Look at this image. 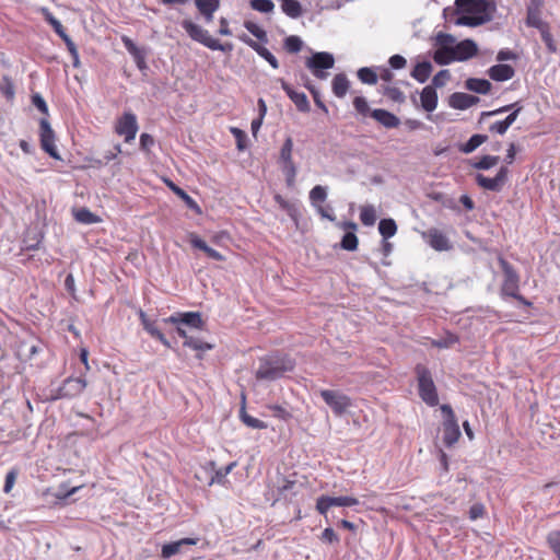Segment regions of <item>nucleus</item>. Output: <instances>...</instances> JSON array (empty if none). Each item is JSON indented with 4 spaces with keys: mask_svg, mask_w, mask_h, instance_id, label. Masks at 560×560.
<instances>
[{
    "mask_svg": "<svg viewBox=\"0 0 560 560\" xmlns=\"http://www.w3.org/2000/svg\"><path fill=\"white\" fill-rule=\"evenodd\" d=\"M303 46L302 39L296 35H290L284 38L283 47L289 54H298Z\"/></svg>",
    "mask_w": 560,
    "mask_h": 560,
    "instance_id": "44",
    "label": "nucleus"
},
{
    "mask_svg": "<svg viewBox=\"0 0 560 560\" xmlns=\"http://www.w3.org/2000/svg\"><path fill=\"white\" fill-rule=\"evenodd\" d=\"M220 0H195V5L198 12L202 15L206 22H211L215 11L220 8Z\"/></svg>",
    "mask_w": 560,
    "mask_h": 560,
    "instance_id": "28",
    "label": "nucleus"
},
{
    "mask_svg": "<svg viewBox=\"0 0 560 560\" xmlns=\"http://www.w3.org/2000/svg\"><path fill=\"white\" fill-rule=\"evenodd\" d=\"M536 28L539 31L541 39L545 43L548 51L551 52V54H555L557 51V44H556V42L553 39V36H552L551 32H550L549 24L546 22V23L539 25V27H536Z\"/></svg>",
    "mask_w": 560,
    "mask_h": 560,
    "instance_id": "36",
    "label": "nucleus"
},
{
    "mask_svg": "<svg viewBox=\"0 0 560 560\" xmlns=\"http://www.w3.org/2000/svg\"><path fill=\"white\" fill-rule=\"evenodd\" d=\"M32 104L44 115H48V106L45 100L38 94L32 95Z\"/></svg>",
    "mask_w": 560,
    "mask_h": 560,
    "instance_id": "63",
    "label": "nucleus"
},
{
    "mask_svg": "<svg viewBox=\"0 0 560 560\" xmlns=\"http://www.w3.org/2000/svg\"><path fill=\"white\" fill-rule=\"evenodd\" d=\"M40 148L52 159L60 160V154L55 144L56 136L49 121L46 118L39 120Z\"/></svg>",
    "mask_w": 560,
    "mask_h": 560,
    "instance_id": "13",
    "label": "nucleus"
},
{
    "mask_svg": "<svg viewBox=\"0 0 560 560\" xmlns=\"http://www.w3.org/2000/svg\"><path fill=\"white\" fill-rule=\"evenodd\" d=\"M164 323L184 324L196 329H202L205 325V322L198 312L176 313L167 318H164Z\"/></svg>",
    "mask_w": 560,
    "mask_h": 560,
    "instance_id": "17",
    "label": "nucleus"
},
{
    "mask_svg": "<svg viewBox=\"0 0 560 560\" xmlns=\"http://www.w3.org/2000/svg\"><path fill=\"white\" fill-rule=\"evenodd\" d=\"M74 218L78 222L84 223V224H92L100 222V218L92 213L86 208H81L74 213Z\"/></svg>",
    "mask_w": 560,
    "mask_h": 560,
    "instance_id": "45",
    "label": "nucleus"
},
{
    "mask_svg": "<svg viewBox=\"0 0 560 560\" xmlns=\"http://www.w3.org/2000/svg\"><path fill=\"white\" fill-rule=\"evenodd\" d=\"M238 39L255 50L261 58H264L273 69L279 68L277 58L261 44L252 39L248 35L242 34Z\"/></svg>",
    "mask_w": 560,
    "mask_h": 560,
    "instance_id": "20",
    "label": "nucleus"
},
{
    "mask_svg": "<svg viewBox=\"0 0 560 560\" xmlns=\"http://www.w3.org/2000/svg\"><path fill=\"white\" fill-rule=\"evenodd\" d=\"M244 27L252 35H254L258 40H260L262 43H267L268 42V37H267L266 31L262 30L260 26H258L255 22H253V21H245L244 22Z\"/></svg>",
    "mask_w": 560,
    "mask_h": 560,
    "instance_id": "46",
    "label": "nucleus"
},
{
    "mask_svg": "<svg viewBox=\"0 0 560 560\" xmlns=\"http://www.w3.org/2000/svg\"><path fill=\"white\" fill-rule=\"evenodd\" d=\"M440 47L433 54V60L441 66L450 65L456 61L454 46H448L454 43V37L448 34H440L438 36Z\"/></svg>",
    "mask_w": 560,
    "mask_h": 560,
    "instance_id": "15",
    "label": "nucleus"
},
{
    "mask_svg": "<svg viewBox=\"0 0 560 560\" xmlns=\"http://www.w3.org/2000/svg\"><path fill=\"white\" fill-rule=\"evenodd\" d=\"M215 483L225 488L231 487V481L228 479V475L221 468L217 469L213 476L210 478L209 486Z\"/></svg>",
    "mask_w": 560,
    "mask_h": 560,
    "instance_id": "52",
    "label": "nucleus"
},
{
    "mask_svg": "<svg viewBox=\"0 0 560 560\" xmlns=\"http://www.w3.org/2000/svg\"><path fill=\"white\" fill-rule=\"evenodd\" d=\"M421 106L425 112H433L438 106V93L431 85H427L420 93Z\"/></svg>",
    "mask_w": 560,
    "mask_h": 560,
    "instance_id": "30",
    "label": "nucleus"
},
{
    "mask_svg": "<svg viewBox=\"0 0 560 560\" xmlns=\"http://www.w3.org/2000/svg\"><path fill=\"white\" fill-rule=\"evenodd\" d=\"M466 88L479 94H488L491 91V83L486 79L470 78L466 81Z\"/></svg>",
    "mask_w": 560,
    "mask_h": 560,
    "instance_id": "35",
    "label": "nucleus"
},
{
    "mask_svg": "<svg viewBox=\"0 0 560 560\" xmlns=\"http://www.w3.org/2000/svg\"><path fill=\"white\" fill-rule=\"evenodd\" d=\"M331 88H332L334 94L337 97L342 98L347 94V92L349 91V88H350V82H349L347 75L345 73L336 74L332 79Z\"/></svg>",
    "mask_w": 560,
    "mask_h": 560,
    "instance_id": "31",
    "label": "nucleus"
},
{
    "mask_svg": "<svg viewBox=\"0 0 560 560\" xmlns=\"http://www.w3.org/2000/svg\"><path fill=\"white\" fill-rule=\"evenodd\" d=\"M0 93L8 100L12 101L15 95V88L9 75H3L0 83Z\"/></svg>",
    "mask_w": 560,
    "mask_h": 560,
    "instance_id": "43",
    "label": "nucleus"
},
{
    "mask_svg": "<svg viewBox=\"0 0 560 560\" xmlns=\"http://www.w3.org/2000/svg\"><path fill=\"white\" fill-rule=\"evenodd\" d=\"M292 153H293V140L291 137H288L284 140V142L280 149L278 163H279L281 171L284 175L285 184L289 188H293L295 186L296 174H298V168L293 161Z\"/></svg>",
    "mask_w": 560,
    "mask_h": 560,
    "instance_id": "4",
    "label": "nucleus"
},
{
    "mask_svg": "<svg viewBox=\"0 0 560 560\" xmlns=\"http://www.w3.org/2000/svg\"><path fill=\"white\" fill-rule=\"evenodd\" d=\"M509 170L505 166L500 167L497 175L492 178L487 177L482 174H477L476 182L478 186L486 190L499 192L508 182Z\"/></svg>",
    "mask_w": 560,
    "mask_h": 560,
    "instance_id": "16",
    "label": "nucleus"
},
{
    "mask_svg": "<svg viewBox=\"0 0 560 560\" xmlns=\"http://www.w3.org/2000/svg\"><path fill=\"white\" fill-rule=\"evenodd\" d=\"M40 13L43 14L45 21L54 28L58 36L63 40L69 54L73 59V66L78 67L80 63L78 48L75 44L72 42V39L66 33L65 27L62 26L60 21L54 16V14L49 11L48 8H42Z\"/></svg>",
    "mask_w": 560,
    "mask_h": 560,
    "instance_id": "8",
    "label": "nucleus"
},
{
    "mask_svg": "<svg viewBox=\"0 0 560 560\" xmlns=\"http://www.w3.org/2000/svg\"><path fill=\"white\" fill-rule=\"evenodd\" d=\"M40 13L43 14L45 21L54 28L58 36L63 40L69 54L73 59V66L78 67L80 63L78 48L75 44L72 42V39L66 33L65 27L62 26L60 21L54 16V14L49 11L48 8H42Z\"/></svg>",
    "mask_w": 560,
    "mask_h": 560,
    "instance_id": "9",
    "label": "nucleus"
},
{
    "mask_svg": "<svg viewBox=\"0 0 560 560\" xmlns=\"http://www.w3.org/2000/svg\"><path fill=\"white\" fill-rule=\"evenodd\" d=\"M542 0H529L526 8V25L530 27H539L545 22L541 20Z\"/></svg>",
    "mask_w": 560,
    "mask_h": 560,
    "instance_id": "21",
    "label": "nucleus"
},
{
    "mask_svg": "<svg viewBox=\"0 0 560 560\" xmlns=\"http://www.w3.org/2000/svg\"><path fill=\"white\" fill-rule=\"evenodd\" d=\"M139 126L136 114L132 112H124L114 125V131L117 136L122 137L126 143L135 140Z\"/></svg>",
    "mask_w": 560,
    "mask_h": 560,
    "instance_id": "11",
    "label": "nucleus"
},
{
    "mask_svg": "<svg viewBox=\"0 0 560 560\" xmlns=\"http://www.w3.org/2000/svg\"><path fill=\"white\" fill-rule=\"evenodd\" d=\"M488 74L493 81L503 82L512 79L515 74V70L510 65L499 63L490 67Z\"/></svg>",
    "mask_w": 560,
    "mask_h": 560,
    "instance_id": "27",
    "label": "nucleus"
},
{
    "mask_svg": "<svg viewBox=\"0 0 560 560\" xmlns=\"http://www.w3.org/2000/svg\"><path fill=\"white\" fill-rule=\"evenodd\" d=\"M327 199V189L324 186L316 185L310 191V201L315 208L318 205H323Z\"/></svg>",
    "mask_w": 560,
    "mask_h": 560,
    "instance_id": "40",
    "label": "nucleus"
},
{
    "mask_svg": "<svg viewBox=\"0 0 560 560\" xmlns=\"http://www.w3.org/2000/svg\"><path fill=\"white\" fill-rule=\"evenodd\" d=\"M86 387V380L84 377H68L56 390L52 396L54 399L74 398L83 393Z\"/></svg>",
    "mask_w": 560,
    "mask_h": 560,
    "instance_id": "14",
    "label": "nucleus"
},
{
    "mask_svg": "<svg viewBox=\"0 0 560 560\" xmlns=\"http://www.w3.org/2000/svg\"><path fill=\"white\" fill-rule=\"evenodd\" d=\"M513 109V112L503 120H498L489 125L488 131L497 135H504L511 125L516 120L518 114L523 109L518 102L502 106L494 110L482 112L479 118V124H483L488 117L499 115Z\"/></svg>",
    "mask_w": 560,
    "mask_h": 560,
    "instance_id": "3",
    "label": "nucleus"
},
{
    "mask_svg": "<svg viewBox=\"0 0 560 560\" xmlns=\"http://www.w3.org/2000/svg\"><path fill=\"white\" fill-rule=\"evenodd\" d=\"M281 9L292 19H296L302 15V5L298 0H284V2L281 3Z\"/></svg>",
    "mask_w": 560,
    "mask_h": 560,
    "instance_id": "39",
    "label": "nucleus"
},
{
    "mask_svg": "<svg viewBox=\"0 0 560 560\" xmlns=\"http://www.w3.org/2000/svg\"><path fill=\"white\" fill-rule=\"evenodd\" d=\"M500 161L499 156L483 155L477 162L474 163V167L477 170H489L495 166Z\"/></svg>",
    "mask_w": 560,
    "mask_h": 560,
    "instance_id": "49",
    "label": "nucleus"
},
{
    "mask_svg": "<svg viewBox=\"0 0 560 560\" xmlns=\"http://www.w3.org/2000/svg\"><path fill=\"white\" fill-rule=\"evenodd\" d=\"M380 234L385 238L393 237L397 232V224L393 219H382L378 224Z\"/></svg>",
    "mask_w": 560,
    "mask_h": 560,
    "instance_id": "41",
    "label": "nucleus"
},
{
    "mask_svg": "<svg viewBox=\"0 0 560 560\" xmlns=\"http://www.w3.org/2000/svg\"><path fill=\"white\" fill-rule=\"evenodd\" d=\"M456 61H464L472 58L478 52L476 43L471 39H464L454 46Z\"/></svg>",
    "mask_w": 560,
    "mask_h": 560,
    "instance_id": "24",
    "label": "nucleus"
},
{
    "mask_svg": "<svg viewBox=\"0 0 560 560\" xmlns=\"http://www.w3.org/2000/svg\"><path fill=\"white\" fill-rule=\"evenodd\" d=\"M316 209V212L324 219H327L329 221H334L336 218L334 215V210L330 206H324V205H318L317 207H315Z\"/></svg>",
    "mask_w": 560,
    "mask_h": 560,
    "instance_id": "64",
    "label": "nucleus"
},
{
    "mask_svg": "<svg viewBox=\"0 0 560 560\" xmlns=\"http://www.w3.org/2000/svg\"><path fill=\"white\" fill-rule=\"evenodd\" d=\"M281 86L300 112H310V103L306 95L303 92L295 91L290 84H288L284 81H282Z\"/></svg>",
    "mask_w": 560,
    "mask_h": 560,
    "instance_id": "23",
    "label": "nucleus"
},
{
    "mask_svg": "<svg viewBox=\"0 0 560 560\" xmlns=\"http://www.w3.org/2000/svg\"><path fill=\"white\" fill-rule=\"evenodd\" d=\"M498 262L503 272V282L501 285V295H515L520 291V276L515 268L502 256H499Z\"/></svg>",
    "mask_w": 560,
    "mask_h": 560,
    "instance_id": "10",
    "label": "nucleus"
},
{
    "mask_svg": "<svg viewBox=\"0 0 560 560\" xmlns=\"http://www.w3.org/2000/svg\"><path fill=\"white\" fill-rule=\"evenodd\" d=\"M331 506H334L332 497L322 495L316 501V510L319 514L325 515Z\"/></svg>",
    "mask_w": 560,
    "mask_h": 560,
    "instance_id": "57",
    "label": "nucleus"
},
{
    "mask_svg": "<svg viewBox=\"0 0 560 560\" xmlns=\"http://www.w3.org/2000/svg\"><path fill=\"white\" fill-rule=\"evenodd\" d=\"M479 102V97L463 93V92H455L450 96L448 104L454 109H467L475 104Z\"/></svg>",
    "mask_w": 560,
    "mask_h": 560,
    "instance_id": "22",
    "label": "nucleus"
},
{
    "mask_svg": "<svg viewBox=\"0 0 560 560\" xmlns=\"http://www.w3.org/2000/svg\"><path fill=\"white\" fill-rule=\"evenodd\" d=\"M334 506H353L359 504V500L354 497H332Z\"/></svg>",
    "mask_w": 560,
    "mask_h": 560,
    "instance_id": "59",
    "label": "nucleus"
},
{
    "mask_svg": "<svg viewBox=\"0 0 560 560\" xmlns=\"http://www.w3.org/2000/svg\"><path fill=\"white\" fill-rule=\"evenodd\" d=\"M241 419L249 428H253V429H266L267 428L266 422L247 415L245 411L241 412Z\"/></svg>",
    "mask_w": 560,
    "mask_h": 560,
    "instance_id": "54",
    "label": "nucleus"
},
{
    "mask_svg": "<svg viewBox=\"0 0 560 560\" xmlns=\"http://www.w3.org/2000/svg\"><path fill=\"white\" fill-rule=\"evenodd\" d=\"M358 78L364 84L373 85L377 83L376 72L368 67L358 70Z\"/></svg>",
    "mask_w": 560,
    "mask_h": 560,
    "instance_id": "47",
    "label": "nucleus"
},
{
    "mask_svg": "<svg viewBox=\"0 0 560 560\" xmlns=\"http://www.w3.org/2000/svg\"><path fill=\"white\" fill-rule=\"evenodd\" d=\"M189 243L194 248L202 250L211 259L217 261L225 260V257L221 253L208 246V244L196 233L189 234Z\"/></svg>",
    "mask_w": 560,
    "mask_h": 560,
    "instance_id": "25",
    "label": "nucleus"
},
{
    "mask_svg": "<svg viewBox=\"0 0 560 560\" xmlns=\"http://www.w3.org/2000/svg\"><path fill=\"white\" fill-rule=\"evenodd\" d=\"M371 117L386 128H397L400 125L399 118L386 109H373Z\"/></svg>",
    "mask_w": 560,
    "mask_h": 560,
    "instance_id": "26",
    "label": "nucleus"
},
{
    "mask_svg": "<svg viewBox=\"0 0 560 560\" xmlns=\"http://www.w3.org/2000/svg\"><path fill=\"white\" fill-rule=\"evenodd\" d=\"M298 482L289 480L284 476L279 475L277 481L268 485L267 500H272V504L280 500L292 501L298 494Z\"/></svg>",
    "mask_w": 560,
    "mask_h": 560,
    "instance_id": "5",
    "label": "nucleus"
},
{
    "mask_svg": "<svg viewBox=\"0 0 560 560\" xmlns=\"http://www.w3.org/2000/svg\"><path fill=\"white\" fill-rule=\"evenodd\" d=\"M423 238L435 250L443 252L452 248L447 236L438 229H429L423 233Z\"/></svg>",
    "mask_w": 560,
    "mask_h": 560,
    "instance_id": "19",
    "label": "nucleus"
},
{
    "mask_svg": "<svg viewBox=\"0 0 560 560\" xmlns=\"http://www.w3.org/2000/svg\"><path fill=\"white\" fill-rule=\"evenodd\" d=\"M121 42L124 44V46L126 47V49L135 57V58H138L140 59L138 61V67L141 68V63L143 62L142 58L140 57V51L138 49V47L136 46V44L132 42L131 38H129L128 36H122L121 37Z\"/></svg>",
    "mask_w": 560,
    "mask_h": 560,
    "instance_id": "56",
    "label": "nucleus"
},
{
    "mask_svg": "<svg viewBox=\"0 0 560 560\" xmlns=\"http://www.w3.org/2000/svg\"><path fill=\"white\" fill-rule=\"evenodd\" d=\"M168 187L173 190V192L176 196H178L185 202V205L189 209L195 211L197 214H201L202 211H201L200 206L184 189H182L180 187H178L177 185H175L172 182L168 183Z\"/></svg>",
    "mask_w": 560,
    "mask_h": 560,
    "instance_id": "32",
    "label": "nucleus"
},
{
    "mask_svg": "<svg viewBox=\"0 0 560 560\" xmlns=\"http://www.w3.org/2000/svg\"><path fill=\"white\" fill-rule=\"evenodd\" d=\"M444 420L442 423L443 427V442L447 447H452L456 444L462 435L459 425L456 419V416L452 409V407L447 404H444L440 407Z\"/></svg>",
    "mask_w": 560,
    "mask_h": 560,
    "instance_id": "6",
    "label": "nucleus"
},
{
    "mask_svg": "<svg viewBox=\"0 0 560 560\" xmlns=\"http://www.w3.org/2000/svg\"><path fill=\"white\" fill-rule=\"evenodd\" d=\"M459 342V338L457 335L447 331L443 337L440 339H432L431 345L439 349H446L451 348L454 345Z\"/></svg>",
    "mask_w": 560,
    "mask_h": 560,
    "instance_id": "38",
    "label": "nucleus"
},
{
    "mask_svg": "<svg viewBox=\"0 0 560 560\" xmlns=\"http://www.w3.org/2000/svg\"><path fill=\"white\" fill-rule=\"evenodd\" d=\"M547 542L550 549L557 555L558 560H560V532L553 530L548 534Z\"/></svg>",
    "mask_w": 560,
    "mask_h": 560,
    "instance_id": "53",
    "label": "nucleus"
},
{
    "mask_svg": "<svg viewBox=\"0 0 560 560\" xmlns=\"http://www.w3.org/2000/svg\"><path fill=\"white\" fill-rule=\"evenodd\" d=\"M415 374L418 383V394L430 407L439 405L438 388L432 377L431 371L424 364H417L415 366Z\"/></svg>",
    "mask_w": 560,
    "mask_h": 560,
    "instance_id": "2",
    "label": "nucleus"
},
{
    "mask_svg": "<svg viewBox=\"0 0 560 560\" xmlns=\"http://www.w3.org/2000/svg\"><path fill=\"white\" fill-rule=\"evenodd\" d=\"M305 88L311 92L316 106L320 108L325 114H328V108L322 101L318 90L311 83H305Z\"/></svg>",
    "mask_w": 560,
    "mask_h": 560,
    "instance_id": "58",
    "label": "nucleus"
},
{
    "mask_svg": "<svg viewBox=\"0 0 560 560\" xmlns=\"http://www.w3.org/2000/svg\"><path fill=\"white\" fill-rule=\"evenodd\" d=\"M184 346L191 348L192 350H196V351H207V350H211L213 348V346L211 343L206 342V341H203L199 338H195V337L187 338V341H184Z\"/></svg>",
    "mask_w": 560,
    "mask_h": 560,
    "instance_id": "51",
    "label": "nucleus"
},
{
    "mask_svg": "<svg viewBox=\"0 0 560 560\" xmlns=\"http://www.w3.org/2000/svg\"><path fill=\"white\" fill-rule=\"evenodd\" d=\"M432 65L429 61L419 62L411 71V77L420 83H424L431 75Z\"/></svg>",
    "mask_w": 560,
    "mask_h": 560,
    "instance_id": "34",
    "label": "nucleus"
},
{
    "mask_svg": "<svg viewBox=\"0 0 560 560\" xmlns=\"http://www.w3.org/2000/svg\"><path fill=\"white\" fill-rule=\"evenodd\" d=\"M319 394L337 417L345 415L352 407V399L339 390L322 389Z\"/></svg>",
    "mask_w": 560,
    "mask_h": 560,
    "instance_id": "7",
    "label": "nucleus"
},
{
    "mask_svg": "<svg viewBox=\"0 0 560 560\" xmlns=\"http://www.w3.org/2000/svg\"><path fill=\"white\" fill-rule=\"evenodd\" d=\"M292 370V365L283 366L279 363L265 362L260 364L259 369L256 372L257 380H267L275 381L280 378L284 372Z\"/></svg>",
    "mask_w": 560,
    "mask_h": 560,
    "instance_id": "18",
    "label": "nucleus"
},
{
    "mask_svg": "<svg viewBox=\"0 0 560 560\" xmlns=\"http://www.w3.org/2000/svg\"><path fill=\"white\" fill-rule=\"evenodd\" d=\"M197 541H198L197 538H183L177 541L165 544L162 546L161 557L163 559H170L174 555L180 552L182 546H184V545L192 546V545H196Z\"/></svg>",
    "mask_w": 560,
    "mask_h": 560,
    "instance_id": "29",
    "label": "nucleus"
},
{
    "mask_svg": "<svg viewBox=\"0 0 560 560\" xmlns=\"http://www.w3.org/2000/svg\"><path fill=\"white\" fill-rule=\"evenodd\" d=\"M359 240L353 232H346L340 242V247L345 250L353 252L358 248Z\"/></svg>",
    "mask_w": 560,
    "mask_h": 560,
    "instance_id": "48",
    "label": "nucleus"
},
{
    "mask_svg": "<svg viewBox=\"0 0 560 560\" xmlns=\"http://www.w3.org/2000/svg\"><path fill=\"white\" fill-rule=\"evenodd\" d=\"M18 469L13 468L11 469L10 471H8L7 476H5V481H4V486H3V491L5 493H10L15 481H16V478H18Z\"/></svg>",
    "mask_w": 560,
    "mask_h": 560,
    "instance_id": "60",
    "label": "nucleus"
},
{
    "mask_svg": "<svg viewBox=\"0 0 560 560\" xmlns=\"http://www.w3.org/2000/svg\"><path fill=\"white\" fill-rule=\"evenodd\" d=\"M385 95L394 102L401 103L405 101L404 93L398 88L395 86L386 88Z\"/></svg>",
    "mask_w": 560,
    "mask_h": 560,
    "instance_id": "61",
    "label": "nucleus"
},
{
    "mask_svg": "<svg viewBox=\"0 0 560 560\" xmlns=\"http://www.w3.org/2000/svg\"><path fill=\"white\" fill-rule=\"evenodd\" d=\"M488 140V136L486 135H474L469 138V140L460 148V151L464 153H471L478 147H480L483 142Z\"/></svg>",
    "mask_w": 560,
    "mask_h": 560,
    "instance_id": "42",
    "label": "nucleus"
},
{
    "mask_svg": "<svg viewBox=\"0 0 560 560\" xmlns=\"http://www.w3.org/2000/svg\"><path fill=\"white\" fill-rule=\"evenodd\" d=\"M249 5L253 10L260 13H271L275 9V4L271 0H250Z\"/></svg>",
    "mask_w": 560,
    "mask_h": 560,
    "instance_id": "50",
    "label": "nucleus"
},
{
    "mask_svg": "<svg viewBox=\"0 0 560 560\" xmlns=\"http://www.w3.org/2000/svg\"><path fill=\"white\" fill-rule=\"evenodd\" d=\"M376 219V210L373 206L365 205L360 208V220L363 225L372 226L375 224Z\"/></svg>",
    "mask_w": 560,
    "mask_h": 560,
    "instance_id": "37",
    "label": "nucleus"
},
{
    "mask_svg": "<svg viewBox=\"0 0 560 560\" xmlns=\"http://www.w3.org/2000/svg\"><path fill=\"white\" fill-rule=\"evenodd\" d=\"M334 65V56L326 51L315 52L305 61L306 68L319 80H325L328 77L325 70L331 69Z\"/></svg>",
    "mask_w": 560,
    "mask_h": 560,
    "instance_id": "12",
    "label": "nucleus"
},
{
    "mask_svg": "<svg viewBox=\"0 0 560 560\" xmlns=\"http://www.w3.org/2000/svg\"><path fill=\"white\" fill-rule=\"evenodd\" d=\"M180 25L192 40L211 50L230 52L233 49V45L231 43H220L218 39L213 38L206 28L192 22L190 19H184L180 22Z\"/></svg>",
    "mask_w": 560,
    "mask_h": 560,
    "instance_id": "1",
    "label": "nucleus"
},
{
    "mask_svg": "<svg viewBox=\"0 0 560 560\" xmlns=\"http://www.w3.org/2000/svg\"><path fill=\"white\" fill-rule=\"evenodd\" d=\"M353 107L354 109L362 116H371L370 106L368 104V101L363 96H355L353 98Z\"/></svg>",
    "mask_w": 560,
    "mask_h": 560,
    "instance_id": "55",
    "label": "nucleus"
},
{
    "mask_svg": "<svg viewBox=\"0 0 560 560\" xmlns=\"http://www.w3.org/2000/svg\"><path fill=\"white\" fill-rule=\"evenodd\" d=\"M491 20L490 14L477 15L469 13V15H462L456 20L457 25L478 26Z\"/></svg>",
    "mask_w": 560,
    "mask_h": 560,
    "instance_id": "33",
    "label": "nucleus"
},
{
    "mask_svg": "<svg viewBox=\"0 0 560 560\" xmlns=\"http://www.w3.org/2000/svg\"><path fill=\"white\" fill-rule=\"evenodd\" d=\"M490 7V2L487 0H476V3L474 4L470 13L477 14V15H483L489 14L488 9Z\"/></svg>",
    "mask_w": 560,
    "mask_h": 560,
    "instance_id": "62",
    "label": "nucleus"
}]
</instances>
